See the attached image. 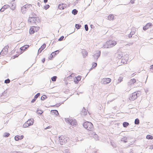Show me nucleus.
Returning <instances> with one entry per match:
<instances>
[{
	"mask_svg": "<svg viewBox=\"0 0 153 153\" xmlns=\"http://www.w3.org/2000/svg\"><path fill=\"white\" fill-rule=\"evenodd\" d=\"M117 44V43L114 40H109L107 41L105 44L104 45V48H110L114 46Z\"/></svg>",
	"mask_w": 153,
	"mask_h": 153,
	"instance_id": "1",
	"label": "nucleus"
},
{
	"mask_svg": "<svg viewBox=\"0 0 153 153\" xmlns=\"http://www.w3.org/2000/svg\"><path fill=\"white\" fill-rule=\"evenodd\" d=\"M83 125L84 127L87 130L91 131L93 129V125L90 122H85L83 123Z\"/></svg>",
	"mask_w": 153,
	"mask_h": 153,
	"instance_id": "2",
	"label": "nucleus"
},
{
	"mask_svg": "<svg viewBox=\"0 0 153 153\" xmlns=\"http://www.w3.org/2000/svg\"><path fill=\"white\" fill-rule=\"evenodd\" d=\"M65 121L69 123L71 125L73 126H75L77 124L76 120L74 119L67 118L66 119Z\"/></svg>",
	"mask_w": 153,
	"mask_h": 153,
	"instance_id": "3",
	"label": "nucleus"
},
{
	"mask_svg": "<svg viewBox=\"0 0 153 153\" xmlns=\"http://www.w3.org/2000/svg\"><path fill=\"white\" fill-rule=\"evenodd\" d=\"M67 137L63 136H61L59 137V142L60 144L63 145L67 142Z\"/></svg>",
	"mask_w": 153,
	"mask_h": 153,
	"instance_id": "4",
	"label": "nucleus"
},
{
	"mask_svg": "<svg viewBox=\"0 0 153 153\" xmlns=\"http://www.w3.org/2000/svg\"><path fill=\"white\" fill-rule=\"evenodd\" d=\"M138 96H139L138 93L135 92L130 95L129 99L130 100H134Z\"/></svg>",
	"mask_w": 153,
	"mask_h": 153,
	"instance_id": "5",
	"label": "nucleus"
},
{
	"mask_svg": "<svg viewBox=\"0 0 153 153\" xmlns=\"http://www.w3.org/2000/svg\"><path fill=\"white\" fill-rule=\"evenodd\" d=\"M9 48V46L8 45L5 46L2 50L0 52V54L4 56L7 54L8 52V48Z\"/></svg>",
	"mask_w": 153,
	"mask_h": 153,
	"instance_id": "6",
	"label": "nucleus"
},
{
	"mask_svg": "<svg viewBox=\"0 0 153 153\" xmlns=\"http://www.w3.org/2000/svg\"><path fill=\"white\" fill-rule=\"evenodd\" d=\"M111 81V79L109 78H105L102 79L101 81V82L102 84H106Z\"/></svg>",
	"mask_w": 153,
	"mask_h": 153,
	"instance_id": "7",
	"label": "nucleus"
},
{
	"mask_svg": "<svg viewBox=\"0 0 153 153\" xmlns=\"http://www.w3.org/2000/svg\"><path fill=\"white\" fill-rule=\"evenodd\" d=\"M101 54V51H96L94 55H93L94 56V59L97 60L100 56Z\"/></svg>",
	"mask_w": 153,
	"mask_h": 153,
	"instance_id": "8",
	"label": "nucleus"
},
{
	"mask_svg": "<svg viewBox=\"0 0 153 153\" xmlns=\"http://www.w3.org/2000/svg\"><path fill=\"white\" fill-rule=\"evenodd\" d=\"M10 6V9L13 10H14L15 9V7L16 6V4L14 3V1H12L10 3V4L9 5Z\"/></svg>",
	"mask_w": 153,
	"mask_h": 153,
	"instance_id": "9",
	"label": "nucleus"
},
{
	"mask_svg": "<svg viewBox=\"0 0 153 153\" xmlns=\"http://www.w3.org/2000/svg\"><path fill=\"white\" fill-rule=\"evenodd\" d=\"M136 82V80L135 79H131L128 83V85L130 86Z\"/></svg>",
	"mask_w": 153,
	"mask_h": 153,
	"instance_id": "10",
	"label": "nucleus"
},
{
	"mask_svg": "<svg viewBox=\"0 0 153 153\" xmlns=\"http://www.w3.org/2000/svg\"><path fill=\"white\" fill-rule=\"evenodd\" d=\"M34 122V120L33 119H30L28 120L27 122V124H28L29 125L31 126L33 124Z\"/></svg>",
	"mask_w": 153,
	"mask_h": 153,
	"instance_id": "11",
	"label": "nucleus"
},
{
	"mask_svg": "<svg viewBox=\"0 0 153 153\" xmlns=\"http://www.w3.org/2000/svg\"><path fill=\"white\" fill-rule=\"evenodd\" d=\"M51 113L52 114L56 115V116H58V115H59V114L57 110H51Z\"/></svg>",
	"mask_w": 153,
	"mask_h": 153,
	"instance_id": "12",
	"label": "nucleus"
},
{
	"mask_svg": "<svg viewBox=\"0 0 153 153\" xmlns=\"http://www.w3.org/2000/svg\"><path fill=\"white\" fill-rule=\"evenodd\" d=\"M82 55L84 58H85L88 55V52L85 50H83L82 51Z\"/></svg>",
	"mask_w": 153,
	"mask_h": 153,
	"instance_id": "13",
	"label": "nucleus"
},
{
	"mask_svg": "<svg viewBox=\"0 0 153 153\" xmlns=\"http://www.w3.org/2000/svg\"><path fill=\"white\" fill-rule=\"evenodd\" d=\"M35 19L34 17H30L28 19V22L33 24L35 22L34 21V19Z\"/></svg>",
	"mask_w": 153,
	"mask_h": 153,
	"instance_id": "14",
	"label": "nucleus"
},
{
	"mask_svg": "<svg viewBox=\"0 0 153 153\" xmlns=\"http://www.w3.org/2000/svg\"><path fill=\"white\" fill-rule=\"evenodd\" d=\"M26 6H24L21 8V11L22 13H25L26 11Z\"/></svg>",
	"mask_w": 153,
	"mask_h": 153,
	"instance_id": "15",
	"label": "nucleus"
},
{
	"mask_svg": "<svg viewBox=\"0 0 153 153\" xmlns=\"http://www.w3.org/2000/svg\"><path fill=\"white\" fill-rule=\"evenodd\" d=\"M35 19H34V21L35 22L34 23L37 24L40 22V20L39 18L34 17Z\"/></svg>",
	"mask_w": 153,
	"mask_h": 153,
	"instance_id": "16",
	"label": "nucleus"
},
{
	"mask_svg": "<svg viewBox=\"0 0 153 153\" xmlns=\"http://www.w3.org/2000/svg\"><path fill=\"white\" fill-rule=\"evenodd\" d=\"M81 78L80 76H78L76 77V79H75L74 81L76 83H77L80 80Z\"/></svg>",
	"mask_w": 153,
	"mask_h": 153,
	"instance_id": "17",
	"label": "nucleus"
},
{
	"mask_svg": "<svg viewBox=\"0 0 153 153\" xmlns=\"http://www.w3.org/2000/svg\"><path fill=\"white\" fill-rule=\"evenodd\" d=\"M29 47V45H26L21 47L20 49L22 51H25Z\"/></svg>",
	"mask_w": 153,
	"mask_h": 153,
	"instance_id": "18",
	"label": "nucleus"
},
{
	"mask_svg": "<svg viewBox=\"0 0 153 153\" xmlns=\"http://www.w3.org/2000/svg\"><path fill=\"white\" fill-rule=\"evenodd\" d=\"M82 114L83 115H85L87 114V112L86 109L84 107L82 111Z\"/></svg>",
	"mask_w": 153,
	"mask_h": 153,
	"instance_id": "19",
	"label": "nucleus"
},
{
	"mask_svg": "<svg viewBox=\"0 0 153 153\" xmlns=\"http://www.w3.org/2000/svg\"><path fill=\"white\" fill-rule=\"evenodd\" d=\"M65 4H60L58 5L59 9L63 10L64 8Z\"/></svg>",
	"mask_w": 153,
	"mask_h": 153,
	"instance_id": "20",
	"label": "nucleus"
},
{
	"mask_svg": "<svg viewBox=\"0 0 153 153\" xmlns=\"http://www.w3.org/2000/svg\"><path fill=\"white\" fill-rule=\"evenodd\" d=\"M35 32V30L34 29V27H31L30 28L29 30V33L30 34H32L33 33Z\"/></svg>",
	"mask_w": 153,
	"mask_h": 153,
	"instance_id": "21",
	"label": "nucleus"
},
{
	"mask_svg": "<svg viewBox=\"0 0 153 153\" xmlns=\"http://www.w3.org/2000/svg\"><path fill=\"white\" fill-rule=\"evenodd\" d=\"M114 16L113 15H110L108 17V19L110 20H113L114 19Z\"/></svg>",
	"mask_w": 153,
	"mask_h": 153,
	"instance_id": "22",
	"label": "nucleus"
},
{
	"mask_svg": "<svg viewBox=\"0 0 153 153\" xmlns=\"http://www.w3.org/2000/svg\"><path fill=\"white\" fill-rule=\"evenodd\" d=\"M59 51L58 50L56 51L53 52H52L51 54V55L52 56V57H53V55H56L59 53Z\"/></svg>",
	"mask_w": 153,
	"mask_h": 153,
	"instance_id": "23",
	"label": "nucleus"
},
{
	"mask_svg": "<svg viewBox=\"0 0 153 153\" xmlns=\"http://www.w3.org/2000/svg\"><path fill=\"white\" fill-rule=\"evenodd\" d=\"M129 124L127 122H124L123 123V126L124 127L126 128L129 125Z\"/></svg>",
	"mask_w": 153,
	"mask_h": 153,
	"instance_id": "24",
	"label": "nucleus"
},
{
	"mask_svg": "<svg viewBox=\"0 0 153 153\" xmlns=\"http://www.w3.org/2000/svg\"><path fill=\"white\" fill-rule=\"evenodd\" d=\"M78 12V11L75 9H74L72 10V13L74 15H75L77 14Z\"/></svg>",
	"mask_w": 153,
	"mask_h": 153,
	"instance_id": "25",
	"label": "nucleus"
},
{
	"mask_svg": "<svg viewBox=\"0 0 153 153\" xmlns=\"http://www.w3.org/2000/svg\"><path fill=\"white\" fill-rule=\"evenodd\" d=\"M146 138L148 139L152 140L153 139V137L150 135H148L146 136Z\"/></svg>",
	"mask_w": 153,
	"mask_h": 153,
	"instance_id": "26",
	"label": "nucleus"
},
{
	"mask_svg": "<svg viewBox=\"0 0 153 153\" xmlns=\"http://www.w3.org/2000/svg\"><path fill=\"white\" fill-rule=\"evenodd\" d=\"M36 113L40 115H41L43 113L42 111L41 110H40L39 109H38L36 111Z\"/></svg>",
	"mask_w": 153,
	"mask_h": 153,
	"instance_id": "27",
	"label": "nucleus"
},
{
	"mask_svg": "<svg viewBox=\"0 0 153 153\" xmlns=\"http://www.w3.org/2000/svg\"><path fill=\"white\" fill-rule=\"evenodd\" d=\"M139 120L138 118L136 119L134 121L135 124L136 125H138L139 123Z\"/></svg>",
	"mask_w": 153,
	"mask_h": 153,
	"instance_id": "28",
	"label": "nucleus"
},
{
	"mask_svg": "<svg viewBox=\"0 0 153 153\" xmlns=\"http://www.w3.org/2000/svg\"><path fill=\"white\" fill-rule=\"evenodd\" d=\"M32 27H34V30H35V32H37L39 29V27H38L35 26H33Z\"/></svg>",
	"mask_w": 153,
	"mask_h": 153,
	"instance_id": "29",
	"label": "nucleus"
},
{
	"mask_svg": "<svg viewBox=\"0 0 153 153\" xmlns=\"http://www.w3.org/2000/svg\"><path fill=\"white\" fill-rule=\"evenodd\" d=\"M10 134L9 133L5 132L3 136L4 137H9V136L10 135Z\"/></svg>",
	"mask_w": 153,
	"mask_h": 153,
	"instance_id": "30",
	"label": "nucleus"
},
{
	"mask_svg": "<svg viewBox=\"0 0 153 153\" xmlns=\"http://www.w3.org/2000/svg\"><path fill=\"white\" fill-rule=\"evenodd\" d=\"M57 78L56 76H53L51 78V80L53 81H55Z\"/></svg>",
	"mask_w": 153,
	"mask_h": 153,
	"instance_id": "31",
	"label": "nucleus"
},
{
	"mask_svg": "<svg viewBox=\"0 0 153 153\" xmlns=\"http://www.w3.org/2000/svg\"><path fill=\"white\" fill-rule=\"evenodd\" d=\"M123 56V54L121 53H119L118 54V56H117V57L118 59H120Z\"/></svg>",
	"mask_w": 153,
	"mask_h": 153,
	"instance_id": "32",
	"label": "nucleus"
},
{
	"mask_svg": "<svg viewBox=\"0 0 153 153\" xmlns=\"http://www.w3.org/2000/svg\"><path fill=\"white\" fill-rule=\"evenodd\" d=\"M75 27L77 29H79L81 27V26L80 25H79V24H76L75 25Z\"/></svg>",
	"mask_w": 153,
	"mask_h": 153,
	"instance_id": "33",
	"label": "nucleus"
},
{
	"mask_svg": "<svg viewBox=\"0 0 153 153\" xmlns=\"http://www.w3.org/2000/svg\"><path fill=\"white\" fill-rule=\"evenodd\" d=\"M134 33H135V32L134 31L131 32V33H130L128 35V37L130 38V37H132V35L134 34Z\"/></svg>",
	"mask_w": 153,
	"mask_h": 153,
	"instance_id": "34",
	"label": "nucleus"
},
{
	"mask_svg": "<svg viewBox=\"0 0 153 153\" xmlns=\"http://www.w3.org/2000/svg\"><path fill=\"white\" fill-rule=\"evenodd\" d=\"M45 47L46 44H44L41 46V47L40 48L43 50L45 48Z\"/></svg>",
	"mask_w": 153,
	"mask_h": 153,
	"instance_id": "35",
	"label": "nucleus"
},
{
	"mask_svg": "<svg viewBox=\"0 0 153 153\" xmlns=\"http://www.w3.org/2000/svg\"><path fill=\"white\" fill-rule=\"evenodd\" d=\"M47 98L46 96L45 95H43L41 97V100H44Z\"/></svg>",
	"mask_w": 153,
	"mask_h": 153,
	"instance_id": "36",
	"label": "nucleus"
},
{
	"mask_svg": "<svg viewBox=\"0 0 153 153\" xmlns=\"http://www.w3.org/2000/svg\"><path fill=\"white\" fill-rule=\"evenodd\" d=\"M10 7V5H7V4L3 6V7H4V9L5 10L6 9L9 7Z\"/></svg>",
	"mask_w": 153,
	"mask_h": 153,
	"instance_id": "37",
	"label": "nucleus"
},
{
	"mask_svg": "<svg viewBox=\"0 0 153 153\" xmlns=\"http://www.w3.org/2000/svg\"><path fill=\"white\" fill-rule=\"evenodd\" d=\"M30 126L28 124H27V122H26L24 125L23 126V127L24 128H27V127L28 126Z\"/></svg>",
	"mask_w": 153,
	"mask_h": 153,
	"instance_id": "38",
	"label": "nucleus"
},
{
	"mask_svg": "<svg viewBox=\"0 0 153 153\" xmlns=\"http://www.w3.org/2000/svg\"><path fill=\"white\" fill-rule=\"evenodd\" d=\"M10 82V80L9 79H7L4 81V83L6 84H7L9 83Z\"/></svg>",
	"mask_w": 153,
	"mask_h": 153,
	"instance_id": "39",
	"label": "nucleus"
},
{
	"mask_svg": "<svg viewBox=\"0 0 153 153\" xmlns=\"http://www.w3.org/2000/svg\"><path fill=\"white\" fill-rule=\"evenodd\" d=\"M152 24L151 23H147L145 26L147 27L148 28H149V27L150 26H152Z\"/></svg>",
	"mask_w": 153,
	"mask_h": 153,
	"instance_id": "40",
	"label": "nucleus"
},
{
	"mask_svg": "<svg viewBox=\"0 0 153 153\" xmlns=\"http://www.w3.org/2000/svg\"><path fill=\"white\" fill-rule=\"evenodd\" d=\"M19 137H20L19 136H18V135L15 136V140L16 141L18 140L19 139Z\"/></svg>",
	"mask_w": 153,
	"mask_h": 153,
	"instance_id": "41",
	"label": "nucleus"
},
{
	"mask_svg": "<svg viewBox=\"0 0 153 153\" xmlns=\"http://www.w3.org/2000/svg\"><path fill=\"white\" fill-rule=\"evenodd\" d=\"M40 95V94L39 93H37L34 96V98L36 99Z\"/></svg>",
	"mask_w": 153,
	"mask_h": 153,
	"instance_id": "42",
	"label": "nucleus"
},
{
	"mask_svg": "<svg viewBox=\"0 0 153 153\" xmlns=\"http://www.w3.org/2000/svg\"><path fill=\"white\" fill-rule=\"evenodd\" d=\"M123 78L122 77H119V79H118V80L119 81V82H118V83H119V82H120L123 80Z\"/></svg>",
	"mask_w": 153,
	"mask_h": 153,
	"instance_id": "43",
	"label": "nucleus"
},
{
	"mask_svg": "<svg viewBox=\"0 0 153 153\" xmlns=\"http://www.w3.org/2000/svg\"><path fill=\"white\" fill-rule=\"evenodd\" d=\"M64 38V36H62L58 39V41H62L63 40Z\"/></svg>",
	"mask_w": 153,
	"mask_h": 153,
	"instance_id": "44",
	"label": "nucleus"
},
{
	"mask_svg": "<svg viewBox=\"0 0 153 153\" xmlns=\"http://www.w3.org/2000/svg\"><path fill=\"white\" fill-rule=\"evenodd\" d=\"M85 28L86 31H88V26L87 25H85Z\"/></svg>",
	"mask_w": 153,
	"mask_h": 153,
	"instance_id": "45",
	"label": "nucleus"
},
{
	"mask_svg": "<svg viewBox=\"0 0 153 153\" xmlns=\"http://www.w3.org/2000/svg\"><path fill=\"white\" fill-rule=\"evenodd\" d=\"M97 66V63H96L94 62L93 64L92 67L94 68L95 67H96Z\"/></svg>",
	"mask_w": 153,
	"mask_h": 153,
	"instance_id": "46",
	"label": "nucleus"
},
{
	"mask_svg": "<svg viewBox=\"0 0 153 153\" xmlns=\"http://www.w3.org/2000/svg\"><path fill=\"white\" fill-rule=\"evenodd\" d=\"M50 7V6L49 5H45V7H45V10H47V9H48V8H49V7Z\"/></svg>",
	"mask_w": 153,
	"mask_h": 153,
	"instance_id": "47",
	"label": "nucleus"
},
{
	"mask_svg": "<svg viewBox=\"0 0 153 153\" xmlns=\"http://www.w3.org/2000/svg\"><path fill=\"white\" fill-rule=\"evenodd\" d=\"M5 10L4 9V7H3L0 9V11L1 12H2L4 11Z\"/></svg>",
	"mask_w": 153,
	"mask_h": 153,
	"instance_id": "48",
	"label": "nucleus"
},
{
	"mask_svg": "<svg viewBox=\"0 0 153 153\" xmlns=\"http://www.w3.org/2000/svg\"><path fill=\"white\" fill-rule=\"evenodd\" d=\"M133 43H134L133 42H131V43H130L129 44H127L125 45V46H128V45L130 46L131 45H133Z\"/></svg>",
	"mask_w": 153,
	"mask_h": 153,
	"instance_id": "49",
	"label": "nucleus"
},
{
	"mask_svg": "<svg viewBox=\"0 0 153 153\" xmlns=\"http://www.w3.org/2000/svg\"><path fill=\"white\" fill-rule=\"evenodd\" d=\"M24 6H26V9H27V8L29 7L30 6H31V5L30 4H26Z\"/></svg>",
	"mask_w": 153,
	"mask_h": 153,
	"instance_id": "50",
	"label": "nucleus"
},
{
	"mask_svg": "<svg viewBox=\"0 0 153 153\" xmlns=\"http://www.w3.org/2000/svg\"><path fill=\"white\" fill-rule=\"evenodd\" d=\"M25 24L24 22H22L20 23V25L23 26L24 27L25 26Z\"/></svg>",
	"mask_w": 153,
	"mask_h": 153,
	"instance_id": "51",
	"label": "nucleus"
},
{
	"mask_svg": "<svg viewBox=\"0 0 153 153\" xmlns=\"http://www.w3.org/2000/svg\"><path fill=\"white\" fill-rule=\"evenodd\" d=\"M148 28L146 26H144L143 27V30H146L147 29H148Z\"/></svg>",
	"mask_w": 153,
	"mask_h": 153,
	"instance_id": "52",
	"label": "nucleus"
},
{
	"mask_svg": "<svg viewBox=\"0 0 153 153\" xmlns=\"http://www.w3.org/2000/svg\"><path fill=\"white\" fill-rule=\"evenodd\" d=\"M42 51V50L40 48L38 50V53H40Z\"/></svg>",
	"mask_w": 153,
	"mask_h": 153,
	"instance_id": "53",
	"label": "nucleus"
},
{
	"mask_svg": "<svg viewBox=\"0 0 153 153\" xmlns=\"http://www.w3.org/2000/svg\"><path fill=\"white\" fill-rule=\"evenodd\" d=\"M36 100V99H35V98L34 99H33L32 100L31 102H34Z\"/></svg>",
	"mask_w": 153,
	"mask_h": 153,
	"instance_id": "54",
	"label": "nucleus"
},
{
	"mask_svg": "<svg viewBox=\"0 0 153 153\" xmlns=\"http://www.w3.org/2000/svg\"><path fill=\"white\" fill-rule=\"evenodd\" d=\"M130 2L132 4H133L134 3V0H131Z\"/></svg>",
	"mask_w": 153,
	"mask_h": 153,
	"instance_id": "55",
	"label": "nucleus"
},
{
	"mask_svg": "<svg viewBox=\"0 0 153 153\" xmlns=\"http://www.w3.org/2000/svg\"><path fill=\"white\" fill-rule=\"evenodd\" d=\"M150 149H153V145L150 146L149 148Z\"/></svg>",
	"mask_w": 153,
	"mask_h": 153,
	"instance_id": "56",
	"label": "nucleus"
},
{
	"mask_svg": "<svg viewBox=\"0 0 153 153\" xmlns=\"http://www.w3.org/2000/svg\"><path fill=\"white\" fill-rule=\"evenodd\" d=\"M45 58H44L42 60V62L43 63H44V62H45Z\"/></svg>",
	"mask_w": 153,
	"mask_h": 153,
	"instance_id": "57",
	"label": "nucleus"
},
{
	"mask_svg": "<svg viewBox=\"0 0 153 153\" xmlns=\"http://www.w3.org/2000/svg\"><path fill=\"white\" fill-rule=\"evenodd\" d=\"M10 153H17V152H16V151L12 152Z\"/></svg>",
	"mask_w": 153,
	"mask_h": 153,
	"instance_id": "58",
	"label": "nucleus"
},
{
	"mask_svg": "<svg viewBox=\"0 0 153 153\" xmlns=\"http://www.w3.org/2000/svg\"><path fill=\"white\" fill-rule=\"evenodd\" d=\"M50 128V126H48L46 128H45V129H47L48 128Z\"/></svg>",
	"mask_w": 153,
	"mask_h": 153,
	"instance_id": "59",
	"label": "nucleus"
},
{
	"mask_svg": "<svg viewBox=\"0 0 153 153\" xmlns=\"http://www.w3.org/2000/svg\"><path fill=\"white\" fill-rule=\"evenodd\" d=\"M44 2L45 3H46L48 2V0H44Z\"/></svg>",
	"mask_w": 153,
	"mask_h": 153,
	"instance_id": "60",
	"label": "nucleus"
},
{
	"mask_svg": "<svg viewBox=\"0 0 153 153\" xmlns=\"http://www.w3.org/2000/svg\"><path fill=\"white\" fill-rule=\"evenodd\" d=\"M20 137H21V138H20V139H22L24 137H23V136L21 135V136Z\"/></svg>",
	"mask_w": 153,
	"mask_h": 153,
	"instance_id": "61",
	"label": "nucleus"
},
{
	"mask_svg": "<svg viewBox=\"0 0 153 153\" xmlns=\"http://www.w3.org/2000/svg\"><path fill=\"white\" fill-rule=\"evenodd\" d=\"M151 69H153V65H151Z\"/></svg>",
	"mask_w": 153,
	"mask_h": 153,
	"instance_id": "62",
	"label": "nucleus"
},
{
	"mask_svg": "<svg viewBox=\"0 0 153 153\" xmlns=\"http://www.w3.org/2000/svg\"><path fill=\"white\" fill-rule=\"evenodd\" d=\"M56 105L57 106V107H58L60 105L59 104H56Z\"/></svg>",
	"mask_w": 153,
	"mask_h": 153,
	"instance_id": "63",
	"label": "nucleus"
},
{
	"mask_svg": "<svg viewBox=\"0 0 153 153\" xmlns=\"http://www.w3.org/2000/svg\"><path fill=\"white\" fill-rule=\"evenodd\" d=\"M70 153L69 152V151H68V150H67L66 152V153Z\"/></svg>",
	"mask_w": 153,
	"mask_h": 153,
	"instance_id": "64",
	"label": "nucleus"
}]
</instances>
